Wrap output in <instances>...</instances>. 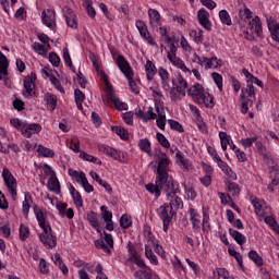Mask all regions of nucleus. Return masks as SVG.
<instances>
[{
  "instance_id": "1",
  "label": "nucleus",
  "mask_w": 279,
  "mask_h": 279,
  "mask_svg": "<svg viewBox=\"0 0 279 279\" xmlns=\"http://www.w3.org/2000/svg\"><path fill=\"white\" fill-rule=\"evenodd\" d=\"M155 162L158 165L156 182L155 185L151 183L146 184V191L155 193L156 197H160V191L169 195V193L173 192V178L168 172L171 159L162 150H158L155 154Z\"/></svg>"
},
{
  "instance_id": "2",
  "label": "nucleus",
  "mask_w": 279,
  "mask_h": 279,
  "mask_svg": "<svg viewBox=\"0 0 279 279\" xmlns=\"http://www.w3.org/2000/svg\"><path fill=\"white\" fill-rule=\"evenodd\" d=\"M35 216L43 232L39 234L40 243L46 247V250H53L58 245V239L53 233H51V226L47 222L45 214L38 209H35Z\"/></svg>"
},
{
  "instance_id": "3",
  "label": "nucleus",
  "mask_w": 279,
  "mask_h": 279,
  "mask_svg": "<svg viewBox=\"0 0 279 279\" xmlns=\"http://www.w3.org/2000/svg\"><path fill=\"white\" fill-rule=\"evenodd\" d=\"M116 64L118 69H120L121 73H123V75L126 77L132 93L138 95V85H136V82H134V72L132 71V66H130L128 59L122 54H119L116 60Z\"/></svg>"
},
{
  "instance_id": "4",
  "label": "nucleus",
  "mask_w": 279,
  "mask_h": 279,
  "mask_svg": "<svg viewBox=\"0 0 279 279\" xmlns=\"http://www.w3.org/2000/svg\"><path fill=\"white\" fill-rule=\"evenodd\" d=\"M157 215L163 221V232H168L169 225L171 223V219H173V215H175V210L173 207L169 206V204H165L157 209Z\"/></svg>"
},
{
  "instance_id": "5",
  "label": "nucleus",
  "mask_w": 279,
  "mask_h": 279,
  "mask_svg": "<svg viewBox=\"0 0 279 279\" xmlns=\"http://www.w3.org/2000/svg\"><path fill=\"white\" fill-rule=\"evenodd\" d=\"M105 234V241L104 239H98L95 241V246L106 252V254H112V247H114V239L112 238V234L104 231Z\"/></svg>"
},
{
  "instance_id": "6",
  "label": "nucleus",
  "mask_w": 279,
  "mask_h": 279,
  "mask_svg": "<svg viewBox=\"0 0 279 279\" xmlns=\"http://www.w3.org/2000/svg\"><path fill=\"white\" fill-rule=\"evenodd\" d=\"M36 74L34 72L31 75L24 77V90L22 92L23 97L28 99L33 95H36L34 88H36Z\"/></svg>"
},
{
  "instance_id": "7",
  "label": "nucleus",
  "mask_w": 279,
  "mask_h": 279,
  "mask_svg": "<svg viewBox=\"0 0 279 279\" xmlns=\"http://www.w3.org/2000/svg\"><path fill=\"white\" fill-rule=\"evenodd\" d=\"M2 178L4 180V184H7L9 193L12 195L13 198L16 197V179L12 175V172L4 168L2 171Z\"/></svg>"
},
{
  "instance_id": "8",
  "label": "nucleus",
  "mask_w": 279,
  "mask_h": 279,
  "mask_svg": "<svg viewBox=\"0 0 279 279\" xmlns=\"http://www.w3.org/2000/svg\"><path fill=\"white\" fill-rule=\"evenodd\" d=\"M104 104L112 102L116 110H128V104L122 102L117 95H114V92L111 89H108V93L106 96L102 97Z\"/></svg>"
},
{
  "instance_id": "9",
  "label": "nucleus",
  "mask_w": 279,
  "mask_h": 279,
  "mask_svg": "<svg viewBox=\"0 0 279 279\" xmlns=\"http://www.w3.org/2000/svg\"><path fill=\"white\" fill-rule=\"evenodd\" d=\"M178 189H175V185L173 184L172 181V192L171 193H166V197L169 199L170 204L168 206H171V208L174 210H180L184 208V202H182V198L177 196Z\"/></svg>"
},
{
  "instance_id": "10",
  "label": "nucleus",
  "mask_w": 279,
  "mask_h": 279,
  "mask_svg": "<svg viewBox=\"0 0 279 279\" xmlns=\"http://www.w3.org/2000/svg\"><path fill=\"white\" fill-rule=\"evenodd\" d=\"M254 84H257L259 88H263L264 86L263 81L258 80V77L253 76L252 81L246 82V88H242V98L244 97V93H246L248 97L256 99V90L254 89Z\"/></svg>"
},
{
  "instance_id": "11",
  "label": "nucleus",
  "mask_w": 279,
  "mask_h": 279,
  "mask_svg": "<svg viewBox=\"0 0 279 279\" xmlns=\"http://www.w3.org/2000/svg\"><path fill=\"white\" fill-rule=\"evenodd\" d=\"M41 21L46 27L53 29L56 27V11L48 9L41 12Z\"/></svg>"
},
{
  "instance_id": "12",
  "label": "nucleus",
  "mask_w": 279,
  "mask_h": 279,
  "mask_svg": "<svg viewBox=\"0 0 279 279\" xmlns=\"http://www.w3.org/2000/svg\"><path fill=\"white\" fill-rule=\"evenodd\" d=\"M206 92L204 90V86L199 85V84H195L193 85L192 87H190L187 89V95L190 97H192V99L198 104V102H202L204 101V99L202 98L203 95L205 94Z\"/></svg>"
},
{
  "instance_id": "13",
  "label": "nucleus",
  "mask_w": 279,
  "mask_h": 279,
  "mask_svg": "<svg viewBox=\"0 0 279 279\" xmlns=\"http://www.w3.org/2000/svg\"><path fill=\"white\" fill-rule=\"evenodd\" d=\"M197 19H198L199 25H202L204 29H207V32H210V29H213V24H210V20H209L210 13H208L206 9L198 10Z\"/></svg>"
},
{
  "instance_id": "14",
  "label": "nucleus",
  "mask_w": 279,
  "mask_h": 279,
  "mask_svg": "<svg viewBox=\"0 0 279 279\" xmlns=\"http://www.w3.org/2000/svg\"><path fill=\"white\" fill-rule=\"evenodd\" d=\"M63 14L66 21V24L69 27H72V29H77V16L73 12V9L69 7L63 8Z\"/></svg>"
},
{
  "instance_id": "15",
  "label": "nucleus",
  "mask_w": 279,
  "mask_h": 279,
  "mask_svg": "<svg viewBox=\"0 0 279 279\" xmlns=\"http://www.w3.org/2000/svg\"><path fill=\"white\" fill-rule=\"evenodd\" d=\"M190 221L194 230H202V216L195 208L190 209Z\"/></svg>"
},
{
  "instance_id": "16",
  "label": "nucleus",
  "mask_w": 279,
  "mask_h": 279,
  "mask_svg": "<svg viewBox=\"0 0 279 279\" xmlns=\"http://www.w3.org/2000/svg\"><path fill=\"white\" fill-rule=\"evenodd\" d=\"M245 95H247V93H244V96H243V89H242L241 95H240V100L242 102L241 112L243 114H247V110H250V107H247V106H250V104L252 106V104H254V101H256V99H254L253 97H250V95H247V97L245 98Z\"/></svg>"
},
{
  "instance_id": "17",
  "label": "nucleus",
  "mask_w": 279,
  "mask_h": 279,
  "mask_svg": "<svg viewBox=\"0 0 279 279\" xmlns=\"http://www.w3.org/2000/svg\"><path fill=\"white\" fill-rule=\"evenodd\" d=\"M248 27L252 34H256V36H260V34H263V25L260 24V17L258 16H255L252 21H250Z\"/></svg>"
},
{
  "instance_id": "18",
  "label": "nucleus",
  "mask_w": 279,
  "mask_h": 279,
  "mask_svg": "<svg viewBox=\"0 0 279 279\" xmlns=\"http://www.w3.org/2000/svg\"><path fill=\"white\" fill-rule=\"evenodd\" d=\"M184 97H186V90L180 89L175 85L170 89L171 101H181Z\"/></svg>"
},
{
  "instance_id": "19",
  "label": "nucleus",
  "mask_w": 279,
  "mask_h": 279,
  "mask_svg": "<svg viewBox=\"0 0 279 279\" xmlns=\"http://www.w3.org/2000/svg\"><path fill=\"white\" fill-rule=\"evenodd\" d=\"M149 23L153 27H160V13L156 9L148 10Z\"/></svg>"
},
{
  "instance_id": "20",
  "label": "nucleus",
  "mask_w": 279,
  "mask_h": 279,
  "mask_svg": "<svg viewBox=\"0 0 279 279\" xmlns=\"http://www.w3.org/2000/svg\"><path fill=\"white\" fill-rule=\"evenodd\" d=\"M159 77L161 80L162 88L165 90H171V85L169 84V72L165 68H159Z\"/></svg>"
},
{
  "instance_id": "21",
  "label": "nucleus",
  "mask_w": 279,
  "mask_h": 279,
  "mask_svg": "<svg viewBox=\"0 0 279 279\" xmlns=\"http://www.w3.org/2000/svg\"><path fill=\"white\" fill-rule=\"evenodd\" d=\"M216 162L218 163L219 169H221V171H223V173H226L230 180H236V173L232 172V169L229 168L226 161L221 160L220 158Z\"/></svg>"
},
{
  "instance_id": "22",
  "label": "nucleus",
  "mask_w": 279,
  "mask_h": 279,
  "mask_svg": "<svg viewBox=\"0 0 279 279\" xmlns=\"http://www.w3.org/2000/svg\"><path fill=\"white\" fill-rule=\"evenodd\" d=\"M145 71H146V77H147L148 82H151V80H154V76L156 75V73H158V69H156V65L150 60L146 61Z\"/></svg>"
},
{
  "instance_id": "23",
  "label": "nucleus",
  "mask_w": 279,
  "mask_h": 279,
  "mask_svg": "<svg viewBox=\"0 0 279 279\" xmlns=\"http://www.w3.org/2000/svg\"><path fill=\"white\" fill-rule=\"evenodd\" d=\"M167 58L173 66H177L178 69H181V71H189V68H186V64H184V61L182 59L178 58L177 54H167Z\"/></svg>"
},
{
  "instance_id": "24",
  "label": "nucleus",
  "mask_w": 279,
  "mask_h": 279,
  "mask_svg": "<svg viewBox=\"0 0 279 279\" xmlns=\"http://www.w3.org/2000/svg\"><path fill=\"white\" fill-rule=\"evenodd\" d=\"M87 221H89L92 228H95V230L101 234V226H99V220L97 219V213L90 211L87 214Z\"/></svg>"
},
{
  "instance_id": "25",
  "label": "nucleus",
  "mask_w": 279,
  "mask_h": 279,
  "mask_svg": "<svg viewBox=\"0 0 279 279\" xmlns=\"http://www.w3.org/2000/svg\"><path fill=\"white\" fill-rule=\"evenodd\" d=\"M70 194L73 198L75 206H77V208H82V206H84V201L82 199V194H80V192L77 190H75L73 185H71V187H70Z\"/></svg>"
},
{
  "instance_id": "26",
  "label": "nucleus",
  "mask_w": 279,
  "mask_h": 279,
  "mask_svg": "<svg viewBox=\"0 0 279 279\" xmlns=\"http://www.w3.org/2000/svg\"><path fill=\"white\" fill-rule=\"evenodd\" d=\"M45 101L47 104L48 109L53 111V110H56V107L58 106V96L47 93V94H45Z\"/></svg>"
},
{
  "instance_id": "27",
  "label": "nucleus",
  "mask_w": 279,
  "mask_h": 279,
  "mask_svg": "<svg viewBox=\"0 0 279 279\" xmlns=\"http://www.w3.org/2000/svg\"><path fill=\"white\" fill-rule=\"evenodd\" d=\"M229 234L234 239V241L238 243V245H245V242L247 241V238L243 235L241 232L234 230V229H229Z\"/></svg>"
},
{
  "instance_id": "28",
  "label": "nucleus",
  "mask_w": 279,
  "mask_h": 279,
  "mask_svg": "<svg viewBox=\"0 0 279 279\" xmlns=\"http://www.w3.org/2000/svg\"><path fill=\"white\" fill-rule=\"evenodd\" d=\"M202 99L203 101L197 104H204L206 108H215V97H213V95H210L208 92H205V94H203Z\"/></svg>"
},
{
  "instance_id": "29",
  "label": "nucleus",
  "mask_w": 279,
  "mask_h": 279,
  "mask_svg": "<svg viewBox=\"0 0 279 279\" xmlns=\"http://www.w3.org/2000/svg\"><path fill=\"white\" fill-rule=\"evenodd\" d=\"M248 258L253 260L257 267H263V265H265L263 257L254 250L248 252Z\"/></svg>"
},
{
  "instance_id": "30",
  "label": "nucleus",
  "mask_w": 279,
  "mask_h": 279,
  "mask_svg": "<svg viewBox=\"0 0 279 279\" xmlns=\"http://www.w3.org/2000/svg\"><path fill=\"white\" fill-rule=\"evenodd\" d=\"M205 69H217V66H221V60L217 59V57H213L208 59L204 57Z\"/></svg>"
},
{
  "instance_id": "31",
  "label": "nucleus",
  "mask_w": 279,
  "mask_h": 279,
  "mask_svg": "<svg viewBox=\"0 0 279 279\" xmlns=\"http://www.w3.org/2000/svg\"><path fill=\"white\" fill-rule=\"evenodd\" d=\"M135 114L136 117H138V119H143V121H145L146 123L147 121H153L154 119H156V113H154V108L151 107H149V117H147L145 112L141 109Z\"/></svg>"
},
{
  "instance_id": "32",
  "label": "nucleus",
  "mask_w": 279,
  "mask_h": 279,
  "mask_svg": "<svg viewBox=\"0 0 279 279\" xmlns=\"http://www.w3.org/2000/svg\"><path fill=\"white\" fill-rule=\"evenodd\" d=\"M48 189L53 193H60V181H58V177H52L48 180Z\"/></svg>"
},
{
  "instance_id": "33",
  "label": "nucleus",
  "mask_w": 279,
  "mask_h": 279,
  "mask_svg": "<svg viewBox=\"0 0 279 279\" xmlns=\"http://www.w3.org/2000/svg\"><path fill=\"white\" fill-rule=\"evenodd\" d=\"M268 28L272 36V39H275L276 43H279V24L274 22H268Z\"/></svg>"
},
{
  "instance_id": "34",
  "label": "nucleus",
  "mask_w": 279,
  "mask_h": 279,
  "mask_svg": "<svg viewBox=\"0 0 279 279\" xmlns=\"http://www.w3.org/2000/svg\"><path fill=\"white\" fill-rule=\"evenodd\" d=\"M80 158H82V160H86L87 162H93L94 165H101V160L100 159L96 158L93 155H88L84 150L80 151Z\"/></svg>"
},
{
  "instance_id": "35",
  "label": "nucleus",
  "mask_w": 279,
  "mask_h": 279,
  "mask_svg": "<svg viewBox=\"0 0 279 279\" xmlns=\"http://www.w3.org/2000/svg\"><path fill=\"white\" fill-rule=\"evenodd\" d=\"M111 130L112 132L118 134V136H120V138H122L123 141H128V138H130V133H128V130H125L124 128L112 126Z\"/></svg>"
},
{
  "instance_id": "36",
  "label": "nucleus",
  "mask_w": 279,
  "mask_h": 279,
  "mask_svg": "<svg viewBox=\"0 0 279 279\" xmlns=\"http://www.w3.org/2000/svg\"><path fill=\"white\" fill-rule=\"evenodd\" d=\"M37 153L39 156H43L44 158H53L56 154L50 148L44 147L43 145H39L37 148Z\"/></svg>"
},
{
  "instance_id": "37",
  "label": "nucleus",
  "mask_w": 279,
  "mask_h": 279,
  "mask_svg": "<svg viewBox=\"0 0 279 279\" xmlns=\"http://www.w3.org/2000/svg\"><path fill=\"white\" fill-rule=\"evenodd\" d=\"M138 147L142 151H145V154L151 155V143H149V140H141Z\"/></svg>"
},
{
  "instance_id": "38",
  "label": "nucleus",
  "mask_w": 279,
  "mask_h": 279,
  "mask_svg": "<svg viewBox=\"0 0 279 279\" xmlns=\"http://www.w3.org/2000/svg\"><path fill=\"white\" fill-rule=\"evenodd\" d=\"M219 19L223 25H232V19L230 17V13L226 10H221L219 12Z\"/></svg>"
},
{
  "instance_id": "39",
  "label": "nucleus",
  "mask_w": 279,
  "mask_h": 279,
  "mask_svg": "<svg viewBox=\"0 0 279 279\" xmlns=\"http://www.w3.org/2000/svg\"><path fill=\"white\" fill-rule=\"evenodd\" d=\"M120 226L124 230H128V228L132 227V218L128 214H123L120 218Z\"/></svg>"
},
{
  "instance_id": "40",
  "label": "nucleus",
  "mask_w": 279,
  "mask_h": 279,
  "mask_svg": "<svg viewBox=\"0 0 279 279\" xmlns=\"http://www.w3.org/2000/svg\"><path fill=\"white\" fill-rule=\"evenodd\" d=\"M136 27L141 34V37L146 38L147 34H149V31H147V25H145V22L141 20L136 21Z\"/></svg>"
},
{
  "instance_id": "41",
  "label": "nucleus",
  "mask_w": 279,
  "mask_h": 279,
  "mask_svg": "<svg viewBox=\"0 0 279 279\" xmlns=\"http://www.w3.org/2000/svg\"><path fill=\"white\" fill-rule=\"evenodd\" d=\"M211 77H213L216 86H218L219 90H223V77L221 76V74L214 72L211 74Z\"/></svg>"
},
{
  "instance_id": "42",
  "label": "nucleus",
  "mask_w": 279,
  "mask_h": 279,
  "mask_svg": "<svg viewBox=\"0 0 279 279\" xmlns=\"http://www.w3.org/2000/svg\"><path fill=\"white\" fill-rule=\"evenodd\" d=\"M175 158H177V163L180 167H182L183 169H189V160L182 157V153H180V150L177 151Z\"/></svg>"
},
{
  "instance_id": "43",
  "label": "nucleus",
  "mask_w": 279,
  "mask_h": 279,
  "mask_svg": "<svg viewBox=\"0 0 279 279\" xmlns=\"http://www.w3.org/2000/svg\"><path fill=\"white\" fill-rule=\"evenodd\" d=\"M265 223H267V226H270V228H272V230H275L278 234H279V227H278V222H276V219L271 216H267L264 219Z\"/></svg>"
},
{
  "instance_id": "44",
  "label": "nucleus",
  "mask_w": 279,
  "mask_h": 279,
  "mask_svg": "<svg viewBox=\"0 0 279 279\" xmlns=\"http://www.w3.org/2000/svg\"><path fill=\"white\" fill-rule=\"evenodd\" d=\"M130 260L132 263H134L135 265H137V267H140L141 269H146L147 265L145 264V260L141 259V257L138 255H132L130 257Z\"/></svg>"
},
{
  "instance_id": "45",
  "label": "nucleus",
  "mask_w": 279,
  "mask_h": 279,
  "mask_svg": "<svg viewBox=\"0 0 279 279\" xmlns=\"http://www.w3.org/2000/svg\"><path fill=\"white\" fill-rule=\"evenodd\" d=\"M177 80L178 83L174 86L179 88V90H186V88H189V83L184 77H182V75L179 74Z\"/></svg>"
},
{
  "instance_id": "46",
  "label": "nucleus",
  "mask_w": 279,
  "mask_h": 279,
  "mask_svg": "<svg viewBox=\"0 0 279 279\" xmlns=\"http://www.w3.org/2000/svg\"><path fill=\"white\" fill-rule=\"evenodd\" d=\"M168 124L170 125L171 130H174L175 132H180L182 134V132H184V128L182 126V124H180V122L175 121V120H168Z\"/></svg>"
},
{
  "instance_id": "47",
  "label": "nucleus",
  "mask_w": 279,
  "mask_h": 279,
  "mask_svg": "<svg viewBox=\"0 0 279 279\" xmlns=\"http://www.w3.org/2000/svg\"><path fill=\"white\" fill-rule=\"evenodd\" d=\"M33 49L34 51H36V53H38L39 56H47V48L45 47V45L40 44V43H35L33 45Z\"/></svg>"
},
{
  "instance_id": "48",
  "label": "nucleus",
  "mask_w": 279,
  "mask_h": 279,
  "mask_svg": "<svg viewBox=\"0 0 279 279\" xmlns=\"http://www.w3.org/2000/svg\"><path fill=\"white\" fill-rule=\"evenodd\" d=\"M157 141L161 145V147H165L166 149H169V147H171L169 140H167V137H165L162 133H157Z\"/></svg>"
},
{
  "instance_id": "49",
  "label": "nucleus",
  "mask_w": 279,
  "mask_h": 279,
  "mask_svg": "<svg viewBox=\"0 0 279 279\" xmlns=\"http://www.w3.org/2000/svg\"><path fill=\"white\" fill-rule=\"evenodd\" d=\"M29 238V228L25 225L20 226V239L21 241H25Z\"/></svg>"
},
{
  "instance_id": "50",
  "label": "nucleus",
  "mask_w": 279,
  "mask_h": 279,
  "mask_svg": "<svg viewBox=\"0 0 279 279\" xmlns=\"http://www.w3.org/2000/svg\"><path fill=\"white\" fill-rule=\"evenodd\" d=\"M184 191L187 199H195V197H197V192H195V187H193V185L191 186L185 185Z\"/></svg>"
},
{
  "instance_id": "51",
  "label": "nucleus",
  "mask_w": 279,
  "mask_h": 279,
  "mask_svg": "<svg viewBox=\"0 0 279 279\" xmlns=\"http://www.w3.org/2000/svg\"><path fill=\"white\" fill-rule=\"evenodd\" d=\"M228 191L232 197H235V195H239L241 193V189L239 187V184L236 183H229Z\"/></svg>"
},
{
  "instance_id": "52",
  "label": "nucleus",
  "mask_w": 279,
  "mask_h": 279,
  "mask_svg": "<svg viewBox=\"0 0 279 279\" xmlns=\"http://www.w3.org/2000/svg\"><path fill=\"white\" fill-rule=\"evenodd\" d=\"M63 59L66 66H69L70 69H73V61L71 60V54L69 53V48L66 47L63 48Z\"/></svg>"
},
{
  "instance_id": "53",
  "label": "nucleus",
  "mask_w": 279,
  "mask_h": 279,
  "mask_svg": "<svg viewBox=\"0 0 279 279\" xmlns=\"http://www.w3.org/2000/svg\"><path fill=\"white\" fill-rule=\"evenodd\" d=\"M135 279H151V274L147 272V270H137L134 272Z\"/></svg>"
},
{
  "instance_id": "54",
  "label": "nucleus",
  "mask_w": 279,
  "mask_h": 279,
  "mask_svg": "<svg viewBox=\"0 0 279 279\" xmlns=\"http://www.w3.org/2000/svg\"><path fill=\"white\" fill-rule=\"evenodd\" d=\"M104 221H112V214L108 210V207L102 205L100 207Z\"/></svg>"
},
{
  "instance_id": "55",
  "label": "nucleus",
  "mask_w": 279,
  "mask_h": 279,
  "mask_svg": "<svg viewBox=\"0 0 279 279\" xmlns=\"http://www.w3.org/2000/svg\"><path fill=\"white\" fill-rule=\"evenodd\" d=\"M50 82L54 86V88L59 90V93H64V87H62V84L60 83V80H58V77L53 75L50 76Z\"/></svg>"
},
{
  "instance_id": "56",
  "label": "nucleus",
  "mask_w": 279,
  "mask_h": 279,
  "mask_svg": "<svg viewBox=\"0 0 279 279\" xmlns=\"http://www.w3.org/2000/svg\"><path fill=\"white\" fill-rule=\"evenodd\" d=\"M49 62L52 64V66H60V57L56 52L49 53Z\"/></svg>"
},
{
  "instance_id": "57",
  "label": "nucleus",
  "mask_w": 279,
  "mask_h": 279,
  "mask_svg": "<svg viewBox=\"0 0 279 279\" xmlns=\"http://www.w3.org/2000/svg\"><path fill=\"white\" fill-rule=\"evenodd\" d=\"M256 141H258V137H248V138L241 140V143L243 147H252V145H254Z\"/></svg>"
},
{
  "instance_id": "58",
  "label": "nucleus",
  "mask_w": 279,
  "mask_h": 279,
  "mask_svg": "<svg viewBox=\"0 0 279 279\" xmlns=\"http://www.w3.org/2000/svg\"><path fill=\"white\" fill-rule=\"evenodd\" d=\"M66 208H68L66 203H58L57 204V210L59 211V215L61 217H66Z\"/></svg>"
},
{
  "instance_id": "59",
  "label": "nucleus",
  "mask_w": 279,
  "mask_h": 279,
  "mask_svg": "<svg viewBox=\"0 0 279 279\" xmlns=\"http://www.w3.org/2000/svg\"><path fill=\"white\" fill-rule=\"evenodd\" d=\"M70 149H72V151H75V154H80V142H77V137H73L70 144Z\"/></svg>"
},
{
  "instance_id": "60",
  "label": "nucleus",
  "mask_w": 279,
  "mask_h": 279,
  "mask_svg": "<svg viewBox=\"0 0 279 279\" xmlns=\"http://www.w3.org/2000/svg\"><path fill=\"white\" fill-rule=\"evenodd\" d=\"M123 119H124V122L126 123V125H133L134 113L132 111L125 112L123 114Z\"/></svg>"
},
{
  "instance_id": "61",
  "label": "nucleus",
  "mask_w": 279,
  "mask_h": 279,
  "mask_svg": "<svg viewBox=\"0 0 279 279\" xmlns=\"http://www.w3.org/2000/svg\"><path fill=\"white\" fill-rule=\"evenodd\" d=\"M39 269L41 274H49V266L47 265V260H45V258L39 259Z\"/></svg>"
},
{
  "instance_id": "62",
  "label": "nucleus",
  "mask_w": 279,
  "mask_h": 279,
  "mask_svg": "<svg viewBox=\"0 0 279 279\" xmlns=\"http://www.w3.org/2000/svg\"><path fill=\"white\" fill-rule=\"evenodd\" d=\"M151 243L153 247H155L156 254H158V256L161 258H165V248H162V246H160L158 243L154 242V240H151Z\"/></svg>"
},
{
  "instance_id": "63",
  "label": "nucleus",
  "mask_w": 279,
  "mask_h": 279,
  "mask_svg": "<svg viewBox=\"0 0 279 279\" xmlns=\"http://www.w3.org/2000/svg\"><path fill=\"white\" fill-rule=\"evenodd\" d=\"M74 97H75V102H84V99H86V95L82 93L80 89L74 90Z\"/></svg>"
},
{
  "instance_id": "64",
  "label": "nucleus",
  "mask_w": 279,
  "mask_h": 279,
  "mask_svg": "<svg viewBox=\"0 0 279 279\" xmlns=\"http://www.w3.org/2000/svg\"><path fill=\"white\" fill-rule=\"evenodd\" d=\"M166 119L167 117L165 116V113H159V117L157 119V126L160 129V130H165V125H166Z\"/></svg>"
}]
</instances>
